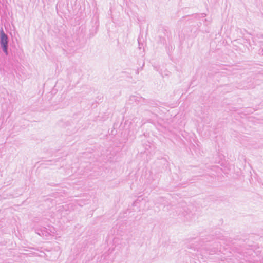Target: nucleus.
Segmentation results:
<instances>
[{"label":"nucleus","mask_w":263,"mask_h":263,"mask_svg":"<svg viewBox=\"0 0 263 263\" xmlns=\"http://www.w3.org/2000/svg\"><path fill=\"white\" fill-rule=\"evenodd\" d=\"M1 44L6 54H8V37L3 30L0 31Z\"/></svg>","instance_id":"f257e3e1"}]
</instances>
